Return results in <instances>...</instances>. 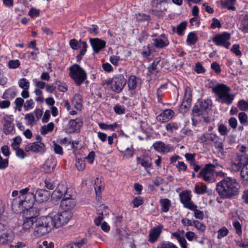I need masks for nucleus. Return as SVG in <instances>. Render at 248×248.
<instances>
[{
	"mask_svg": "<svg viewBox=\"0 0 248 248\" xmlns=\"http://www.w3.org/2000/svg\"><path fill=\"white\" fill-rule=\"evenodd\" d=\"M67 187L63 184H59L52 194V198L56 200L60 199L63 196L67 195Z\"/></svg>",
	"mask_w": 248,
	"mask_h": 248,
	"instance_id": "nucleus-17",
	"label": "nucleus"
},
{
	"mask_svg": "<svg viewBox=\"0 0 248 248\" xmlns=\"http://www.w3.org/2000/svg\"><path fill=\"white\" fill-rule=\"evenodd\" d=\"M76 166L78 170H83L85 168V163L84 160L80 159H77L76 161Z\"/></svg>",
	"mask_w": 248,
	"mask_h": 248,
	"instance_id": "nucleus-48",
	"label": "nucleus"
},
{
	"mask_svg": "<svg viewBox=\"0 0 248 248\" xmlns=\"http://www.w3.org/2000/svg\"><path fill=\"white\" fill-rule=\"evenodd\" d=\"M15 103L16 106V108L20 111L24 103V99L21 97L17 98L15 101Z\"/></svg>",
	"mask_w": 248,
	"mask_h": 248,
	"instance_id": "nucleus-60",
	"label": "nucleus"
},
{
	"mask_svg": "<svg viewBox=\"0 0 248 248\" xmlns=\"http://www.w3.org/2000/svg\"><path fill=\"white\" fill-rule=\"evenodd\" d=\"M198 177H202L203 179L207 183H213L215 182V178L214 174L208 173L207 172L200 173L198 175Z\"/></svg>",
	"mask_w": 248,
	"mask_h": 248,
	"instance_id": "nucleus-30",
	"label": "nucleus"
},
{
	"mask_svg": "<svg viewBox=\"0 0 248 248\" xmlns=\"http://www.w3.org/2000/svg\"><path fill=\"white\" fill-rule=\"evenodd\" d=\"M160 61V58L157 57L155 58L153 62L148 66V72L150 74H152L153 71L155 70L157 68V65Z\"/></svg>",
	"mask_w": 248,
	"mask_h": 248,
	"instance_id": "nucleus-40",
	"label": "nucleus"
},
{
	"mask_svg": "<svg viewBox=\"0 0 248 248\" xmlns=\"http://www.w3.org/2000/svg\"><path fill=\"white\" fill-rule=\"evenodd\" d=\"M25 119L27 122V124L32 125L34 121V117L32 113H29L25 115Z\"/></svg>",
	"mask_w": 248,
	"mask_h": 248,
	"instance_id": "nucleus-61",
	"label": "nucleus"
},
{
	"mask_svg": "<svg viewBox=\"0 0 248 248\" xmlns=\"http://www.w3.org/2000/svg\"><path fill=\"white\" fill-rule=\"evenodd\" d=\"M218 167L221 168L222 166L217 163L216 160H214L213 163L206 164L204 168L200 172H202V173L207 172L208 173L214 174L215 169Z\"/></svg>",
	"mask_w": 248,
	"mask_h": 248,
	"instance_id": "nucleus-27",
	"label": "nucleus"
},
{
	"mask_svg": "<svg viewBox=\"0 0 248 248\" xmlns=\"http://www.w3.org/2000/svg\"><path fill=\"white\" fill-rule=\"evenodd\" d=\"M144 50L141 52V54L143 58H148L151 55L152 50L150 48L149 45H148L145 48V46L143 47Z\"/></svg>",
	"mask_w": 248,
	"mask_h": 248,
	"instance_id": "nucleus-50",
	"label": "nucleus"
},
{
	"mask_svg": "<svg viewBox=\"0 0 248 248\" xmlns=\"http://www.w3.org/2000/svg\"><path fill=\"white\" fill-rule=\"evenodd\" d=\"M162 229V226H158L150 231L149 239L150 242L154 243L156 241L161 232Z\"/></svg>",
	"mask_w": 248,
	"mask_h": 248,
	"instance_id": "nucleus-22",
	"label": "nucleus"
},
{
	"mask_svg": "<svg viewBox=\"0 0 248 248\" xmlns=\"http://www.w3.org/2000/svg\"><path fill=\"white\" fill-rule=\"evenodd\" d=\"M99 127L103 130L109 129L114 130L117 126V123H114L111 124H108L105 123H99Z\"/></svg>",
	"mask_w": 248,
	"mask_h": 248,
	"instance_id": "nucleus-42",
	"label": "nucleus"
},
{
	"mask_svg": "<svg viewBox=\"0 0 248 248\" xmlns=\"http://www.w3.org/2000/svg\"><path fill=\"white\" fill-rule=\"evenodd\" d=\"M40 15V10L34 8H31L29 11V15L31 17H37Z\"/></svg>",
	"mask_w": 248,
	"mask_h": 248,
	"instance_id": "nucleus-58",
	"label": "nucleus"
},
{
	"mask_svg": "<svg viewBox=\"0 0 248 248\" xmlns=\"http://www.w3.org/2000/svg\"><path fill=\"white\" fill-rule=\"evenodd\" d=\"M153 45L156 48H163L169 45V41L167 36L161 34L158 38L153 39Z\"/></svg>",
	"mask_w": 248,
	"mask_h": 248,
	"instance_id": "nucleus-15",
	"label": "nucleus"
},
{
	"mask_svg": "<svg viewBox=\"0 0 248 248\" xmlns=\"http://www.w3.org/2000/svg\"><path fill=\"white\" fill-rule=\"evenodd\" d=\"M212 91L217 95V100L221 103L231 105L234 95L230 94V89L223 84H218L212 88Z\"/></svg>",
	"mask_w": 248,
	"mask_h": 248,
	"instance_id": "nucleus-3",
	"label": "nucleus"
},
{
	"mask_svg": "<svg viewBox=\"0 0 248 248\" xmlns=\"http://www.w3.org/2000/svg\"><path fill=\"white\" fill-rule=\"evenodd\" d=\"M181 202L184 204V206L187 209L192 208L194 206V203L191 202V195L189 191H182L179 194Z\"/></svg>",
	"mask_w": 248,
	"mask_h": 248,
	"instance_id": "nucleus-13",
	"label": "nucleus"
},
{
	"mask_svg": "<svg viewBox=\"0 0 248 248\" xmlns=\"http://www.w3.org/2000/svg\"><path fill=\"white\" fill-rule=\"evenodd\" d=\"M221 27V24L220 21L217 18H213L212 19V22L211 24V28L213 29L216 28H220Z\"/></svg>",
	"mask_w": 248,
	"mask_h": 248,
	"instance_id": "nucleus-55",
	"label": "nucleus"
},
{
	"mask_svg": "<svg viewBox=\"0 0 248 248\" xmlns=\"http://www.w3.org/2000/svg\"><path fill=\"white\" fill-rule=\"evenodd\" d=\"M240 174L244 181L248 182V167L243 166Z\"/></svg>",
	"mask_w": 248,
	"mask_h": 248,
	"instance_id": "nucleus-45",
	"label": "nucleus"
},
{
	"mask_svg": "<svg viewBox=\"0 0 248 248\" xmlns=\"http://www.w3.org/2000/svg\"><path fill=\"white\" fill-rule=\"evenodd\" d=\"M240 46L239 44H235L232 45L231 51L235 54L236 56H239L242 55L241 51L239 50Z\"/></svg>",
	"mask_w": 248,
	"mask_h": 248,
	"instance_id": "nucleus-52",
	"label": "nucleus"
},
{
	"mask_svg": "<svg viewBox=\"0 0 248 248\" xmlns=\"http://www.w3.org/2000/svg\"><path fill=\"white\" fill-rule=\"evenodd\" d=\"M54 127V124L51 122L46 125H43L41 127V133L42 135H45L48 132L52 131Z\"/></svg>",
	"mask_w": 248,
	"mask_h": 248,
	"instance_id": "nucleus-37",
	"label": "nucleus"
},
{
	"mask_svg": "<svg viewBox=\"0 0 248 248\" xmlns=\"http://www.w3.org/2000/svg\"><path fill=\"white\" fill-rule=\"evenodd\" d=\"M166 2V0H152L151 4L153 7L157 9L159 11H162V6Z\"/></svg>",
	"mask_w": 248,
	"mask_h": 248,
	"instance_id": "nucleus-34",
	"label": "nucleus"
},
{
	"mask_svg": "<svg viewBox=\"0 0 248 248\" xmlns=\"http://www.w3.org/2000/svg\"><path fill=\"white\" fill-rule=\"evenodd\" d=\"M187 26V22L183 21L181 22L176 27H172V31L173 33H177L179 36H183L184 34V31L186 29Z\"/></svg>",
	"mask_w": 248,
	"mask_h": 248,
	"instance_id": "nucleus-28",
	"label": "nucleus"
},
{
	"mask_svg": "<svg viewBox=\"0 0 248 248\" xmlns=\"http://www.w3.org/2000/svg\"><path fill=\"white\" fill-rule=\"evenodd\" d=\"M13 148L16 151V155L17 156L21 158H24L25 157L26 155L23 149L18 147H15V146L13 145Z\"/></svg>",
	"mask_w": 248,
	"mask_h": 248,
	"instance_id": "nucleus-53",
	"label": "nucleus"
},
{
	"mask_svg": "<svg viewBox=\"0 0 248 248\" xmlns=\"http://www.w3.org/2000/svg\"><path fill=\"white\" fill-rule=\"evenodd\" d=\"M217 139H218V137L216 134L205 133L202 135L199 139L201 143H205L208 144H210L211 142H213Z\"/></svg>",
	"mask_w": 248,
	"mask_h": 248,
	"instance_id": "nucleus-20",
	"label": "nucleus"
},
{
	"mask_svg": "<svg viewBox=\"0 0 248 248\" xmlns=\"http://www.w3.org/2000/svg\"><path fill=\"white\" fill-rule=\"evenodd\" d=\"M52 217L42 216L36 219L34 234L37 237L42 236L50 232L53 229L54 222Z\"/></svg>",
	"mask_w": 248,
	"mask_h": 248,
	"instance_id": "nucleus-2",
	"label": "nucleus"
},
{
	"mask_svg": "<svg viewBox=\"0 0 248 248\" xmlns=\"http://www.w3.org/2000/svg\"><path fill=\"white\" fill-rule=\"evenodd\" d=\"M137 160L138 163L140 164L145 169L149 168L152 166V162L150 159L138 157Z\"/></svg>",
	"mask_w": 248,
	"mask_h": 248,
	"instance_id": "nucleus-38",
	"label": "nucleus"
},
{
	"mask_svg": "<svg viewBox=\"0 0 248 248\" xmlns=\"http://www.w3.org/2000/svg\"><path fill=\"white\" fill-rule=\"evenodd\" d=\"M15 237L13 231L8 226L0 223V244L5 245L11 243Z\"/></svg>",
	"mask_w": 248,
	"mask_h": 248,
	"instance_id": "nucleus-5",
	"label": "nucleus"
},
{
	"mask_svg": "<svg viewBox=\"0 0 248 248\" xmlns=\"http://www.w3.org/2000/svg\"><path fill=\"white\" fill-rule=\"evenodd\" d=\"M211 104V101L207 99L201 101L199 106L195 105L192 110L194 115L196 116L204 114L205 111L209 109Z\"/></svg>",
	"mask_w": 248,
	"mask_h": 248,
	"instance_id": "nucleus-9",
	"label": "nucleus"
},
{
	"mask_svg": "<svg viewBox=\"0 0 248 248\" xmlns=\"http://www.w3.org/2000/svg\"><path fill=\"white\" fill-rule=\"evenodd\" d=\"M102 186L103 185L101 180H100L98 178H96L95 179L94 187L97 196H99L101 193Z\"/></svg>",
	"mask_w": 248,
	"mask_h": 248,
	"instance_id": "nucleus-39",
	"label": "nucleus"
},
{
	"mask_svg": "<svg viewBox=\"0 0 248 248\" xmlns=\"http://www.w3.org/2000/svg\"><path fill=\"white\" fill-rule=\"evenodd\" d=\"M236 0H219L217 1L220 4L221 8H227L229 10L235 11L236 8L234 6Z\"/></svg>",
	"mask_w": 248,
	"mask_h": 248,
	"instance_id": "nucleus-24",
	"label": "nucleus"
},
{
	"mask_svg": "<svg viewBox=\"0 0 248 248\" xmlns=\"http://www.w3.org/2000/svg\"><path fill=\"white\" fill-rule=\"evenodd\" d=\"M134 154V151L132 149L127 148L124 153L123 157L124 158H128L133 156Z\"/></svg>",
	"mask_w": 248,
	"mask_h": 248,
	"instance_id": "nucleus-64",
	"label": "nucleus"
},
{
	"mask_svg": "<svg viewBox=\"0 0 248 248\" xmlns=\"http://www.w3.org/2000/svg\"><path fill=\"white\" fill-rule=\"evenodd\" d=\"M20 62L18 60H10L8 62V67L10 68L16 69L19 67Z\"/></svg>",
	"mask_w": 248,
	"mask_h": 248,
	"instance_id": "nucleus-51",
	"label": "nucleus"
},
{
	"mask_svg": "<svg viewBox=\"0 0 248 248\" xmlns=\"http://www.w3.org/2000/svg\"><path fill=\"white\" fill-rule=\"evenodd\" d=\"M81 42H86L84 41H81L80 39L79 41L77 40L76 39H71L69 41V46H70L74 50H77L78 48L80 49H82V45Z\"/></svg>",
	"mask_w": 248,
	"mask_h": 248,
	"instance_id": "nucleus-31",
	"label": "nucleus"
},
{
	"mask_svg": "<svg viewBox=\"0 0 248 248\" xmlns=\"http://www.w3.org/2000/svg\"><path fill=\"white\" fill-rule=\"evenodd\" d=\"M192 224L196 228L202 232H204L205 230V226L198 220L193 221Z\"/></svg>",
	"mask_w": 248,
	"mask_h": 248,
	"instance_id": "nucleus-49",
	"label": "nucleus"
},
{
	"mask_svg": "<svg viewBox=\"0 0 248 248\" xmlns=\"http://www.w3.org/2000/svg\"><path fill=\"white\" fill-rule=\"evenodd\" d=\"M19 86L23 89H28L29 82L25 78H21L18 82Z\"/></svg>",
	"mask_w": 248,
	"mask_h": 248,
	"instance_id": "nucleus-54",
	"label": "nucleus"
},
{
	"mask_svg": "<svg viewBox=\"0 0 248 248\" xmlns=\"http://www.w3.org/2000/svg\"><path fill=\"white\" fill-rule=\"evenodd\" d=\"M198 40V37L194 32H190L188 33L186 42L188 45H194Z\"/></svg>",
	"mask_w": 248,
	"mask_h": 248,
	"instance_id": "nucleus-35",
	"label": "nucleus"
},
{
	"mask_svg": "<svg viewBox=\"0 0 248 248\" xmlns=\"http://www.w3.org/2000/svg\"><path fill=\"white\" fill-rule=\"evenodd\" d=\"M87 30L89 33L93 35H96L99 33V27L95 24H93L91 27H88Z\"/></svg>",
	"mask_w": 248,
	"mask_h": 248,
	"instance_id": "nucleus-43",
	"label": "nucleus"
},
{
	"mask_svg": "<svg viewBox=\"0 0 248 248\" xmlns=\"http://www.w3.org/2000/svg\"><path fill=\"white\" fill-rule=\"evenodd\" d=\"M76 203V201L75 199L71 197H67L66 195H64L61 202V205L65 211H68L73 208Z\"/></svg>",
	"mask_w": 248,
	"mask_h": 248,
	"instance_id": "nucleus-18",
	"label": "nucleus"
},
{
	"mask_svg": "<svg viewBox=\"0 0 248 248\" xmlns=\"http://www.w3.org/2000/svg\"><path fill=\"white\" fill-rule=\"evenodd\" d=\"M90 43L95 54H98L106 46L105 41L98 38H90Z\"/></svg>",
	"mask_w": 248,
	"mask_h": 248,
	"instance_id": "nucleus-11",
	"label": "nucleus"
},
{
	"mask_svg": "<svg viewBox=\"0 0 248 248\" xmlns=\"http://www.w3.org/2000/svg\"><path fill=\"white\" fill-rule=\"evenodd\" d=\"M72 217V213L69 211H65L55 215L53 217L54 227L58 228L66 224Z\"/></svg>",
	"mask_w": 248,
	"mask_h": 248,
	"instance_id": "nucleus-6",
	"label": "nucleus"
},
{
	"mask_svg": "<svg viewBox=\"0 0 248 248\" xmlns=\"http://www.w3.org/2000/svg\"><path fill=\"white\" fill-rule=\"evenodd\" d=\"M83 122L80 119L70 120L67 124L65 130L67 133H79Z\"/></svg>",
	"mask_w": 248,
	"mask_h": 248,
	"instance_id": "nucleus-8",
	"label": "nucleus"
},
{
	"mask_svg": "<svg viewBox=\"0 0 248 248\" xmlns=\"http://www.w3.org/2000/svg\"><path fill=\"white\" fill-rule=\"evenodd\" d=\"M240 185L230 177L224 178L216 184V189L222 199H231L239 193Z\"/></svg>",
	"mask_w": 248,
	"mask_h": 248,
	"instance_id": "nucleus-1",
	"label": "nucleus"
},
{
	"mask_svg": "<svg viewBox=\"0 0 248 248\" xmlns=\"http://www.w3.org/2000/svg\"><path fill=\"white\" fill-rule=\"evenodd\" d=\"M213 142H214V146L215 148L218 149V151L223 154L224 152L223 143L221 141H218L217 139Z\"/></svg>",
	"mask_w": 248,
	"mask_h": 248,
	"instance_id": "nucleus-56",
	"label": "nucleus"
},
{
	"mask_svg": "<svg viewBox=\"0 0 248 248\" xmlns=\"http://www.w3.org/2000/svg\"><path fill=\"white\" fill-rule=\"evenodd\" d=\"M238 105L242 110H246L248 109V102L243 100L239 101Z\"/></svg>",
	"mask_w": 248,
	"mask_h": 248,
	"instance_id": "nucleus-63",
	"label": "nucleus"
},
{
	"mask_svg": "<svg viewBox=\"0 0 248 248\" xmlns=\"http://www.w3.org/2000/svg\"><path fill=\"white\" fill-rule=\"evenodd\" d=\"M33 194L29 193L28 194L24 200H20L18 201L19 207L23 208V210H26L27 211L26 215H30L31 214L35 213V211H37L34 208L32 207L34 203Z\"/></svg>",
	"mask_w": 248,
	"mask_h": 248,
	"instance_id": "nucleus-7",
	"label": "nucleus"
},
{
	"mask_svg": "<svg viewBox=\"0 0 248 248\" xmlns=\"http://www.w3.org/2000/svg\"><path fill=\"white\" fill-rule=\"evenodd\" d=\"M174 113L172 110L167 109L157 117V120L161 122H167L172 118Z\"/></svg>",
	"mask_w": 248,
	"mask_h": 248,
	"instance_id": "nucleus-23",
	"label": "nucleus"
},
{
	"mask_svg": "<svg viewBox=\"0 0 248 248\" xmlns=\"http://www.w3.org/2000/svg\"><path fill=\"white\" fill-rule=\"evenodd\" d=\"M153 146L155 150L163 153H168L171 150V148L169 145H166L162 141H157L154 143Z\"/></svg>",
	"mask_w": 248,
	"mask_h": 248,
	"instance_id": "nucleus-26",
	"label": "nucleus"
},
{
	"mask_svg": "<svg viewBox=\"0 0 248 248\" xmlns=\"http://www.w3.org/2000/svg\"><path fill=\"white\" fill-rule=\"evenodd\" d=\"M26 152L32 151L34 153H44L46 151V147L43 143L38 142L27 144L25 147Z\"/></svg>",
	"mask_w": 248,
	"mask_h": 248,
	"instance_id": "nucleus-12",
	"label": "nucleus"
},
{
	"mask_svg": "<svg viewBox=\"0 0 248 248\" xmlns=\"http://www.w3.org/2000/svg\"><path fill=\"white\" fill-rule=\"evenodd\" d=\"M56 159L52 157L48 158L43 166L45 172L50 173L53 172L56 166Z\"/></svg>",
	"mask_w": 248,
	"mask_h": 248,
	"instance_id": "nucleus-19",
	"label": "nucleus"
},
{
	"mask_svg": "<svg viewBox=\"0 0 248 248\" xmlns=\"http://www.w3.org/2000/svg\"><path fill=\"white\" fill-rule=\"evenodd\" d=\"M194 70L198 74L203 73L205 72V69L199 62L196 63Z\"/></svg>",
	"mask_w": 248,
	"mask_h": 248,
	"instance_id": "nucleus-59",
	"label": "nucleus"
},
{
	"mask_svg": "<svg viewBox=\"0 0 248 248\" xmlns=\"http://www.w3.org/2000/svg\"><path fill=\"white\" fill-rule=\"evenodd\" d=\"M239 29L244 33H248V14H245L242 17Z\"/></svg>",
	"mask_w": 248,
	"mask_h": 248,
	"instance_id": "nucleus-29",
	"label": "nucleus"
},
{
	"mask_svg": "<svg viewBox=\"0 0 248 248\" xmlns=\"http://www.w3.org/2000/svg\"><path fill=\"white\" fill-rule=\"evenodd\" d=\"M207 187L205 185H202L201 186L196 185L195 186L196 192L198 194H202L206 192Z\"/></svg>",
	"mask_w": 248,
	"mask_h": 248,
	"instance_id": "nucleus-47",
	"label": "nucleus"
},
{
	"mask_svg": "<svg viewBox=\"0 0 248 248\" xmlns=\"http://www.w3.org/2000/svg\"><path fill=\"white\" fill-rule=\"evenodd\" d=\"M70 78H87L85 70L78 64H74L69 67Z\"/></svg>",
	"mask_w": 248,
	"mask_h": 248,
	"instance_id": "nucleus-10",
	"label": "nucleus"
},
{
	"mask_svg": "<svg viewBox=\"0 0 248 248\" xmlns=\"http://www.w3.org/2000/svg\"><path fill=\"white\" fill-rule=\"evenodd\" d=\"M194 207H192V208H189V209L192 210L194 212V216L196 218H198L200 219H202L204 217V215L203 212L198 210L197 209V205L194 204Z\"/></svg>",
	"mask_w": 248,
	"mask_h": 248,
	"instance_id": "nucleus-41",
	"label": "nucleus"
},
{
	"mask_svg": "<svg viewBox=\"0 0 248 248\" xmlns=\"http://www.w3.org/2000/svg\"><path fill=\"white\" fill-rule=\"evenodd\" d=\"M231 37V33L227 31H223L216 34L211 38V40L216 46L229 49L231 45L230 42Z\"/></svg>",
	"mask_w": 248,
	"mask_h": 248,
	"instance_id": "nucleus-4",
	"label": "nucleus"
},
{
	"mask_svg": "<svg viewBox=\"0 0 248 248\" xmlns=\"http://www.w3.org/2000/svg\"><path fill=\"white\" fill-rule=\"evenodd\" d=\"M14 128V124L13 121L9 119H6L5 118L3 119V132L6 135L11 134Z\"/></svg>",
	"mask_w": 248,
	"mask_h": 248,
	"instance_id": "nucleus-25",
	"label": "nucleus"
},
{
	"mask_svg": "<svg viewBox=\"0 0 248 248\" xmlns=\"http://www.w3.org/2000/svg\"><path fill=\"white\" fill-rule=\"evenodd\" d=\"M82 102L81 96L80 94H77L74 95L73 98L72 103L77 109H80L82 106Z\"/></svg>",
	"mask_w": 248,
	"mask_h": 248,
	"instance_id": "nucleus-32",
	"label": "nucleus"
},
{
	"mask_svg": "<svg viewBox=\"0 0 248 248\" xmlns=\"http://www.w3.org/2000/svg\"><path fill=\"white\" fill-rule=\"evenodd\" d=\"M217 238L220 239L228 235L229 231L225 227H223L217 231Z\"/></svg>",
	"mask_w": 248,
	"mask_h": 248,
	"instance_id": "nucleus-44",
	"label": "nucleus"
},
{
	"mask_svg": "<svg viewBox=\"0 0 248 248\" xmlns=\"http://www.w3.org/2000/svg\"><path fill=\"white\" fill-rule=\"evenodd\" d=\"M82 49L79 51V54L76 56L78 62L80 61L83 56H84L87 52L88 45L86 42H81Z\"/></svg>",
	"mask_w": 248,
	"mask_h": 248,
	"instance_id": "nucleus-36",
	"label": "nucleus"
},
{
	"mask_svg": "<svg viewBox=\"0 0 248 248\" xmlns=\"http://www.w3.org/2000/svg\"><path fill=\"white\" fill-rule=\"evenodd\" d=\"M156 248H178L171 243H161Z\"/></svg>",
	"mask_w": 248,
	"mask_h": 248,
	"instance_id": "nucleus-57",
	"label": "nucleus"
},
{
	"mask_svg": "<svg viewBox=\"0 0 248 248\" xmlns=\"http://www.w3.org/2000/svg\"><path fill=\"white\" fill-rule=\"evenodd\" d=\"M114 81H111V89L114 92L119 93L123 89L125 81H124L122 78H114Z\"/></svg>",
	"mask_w": 248,
	"mask_h": 248,
	"instance_id": "nucleus-21",
	"label": "nucleus"
},
{
	"mask_svg": "<svg viewBox=\"0 0 248 248\" xmlns=\"http://www.w3.org/2000/svg\"><path fill=\"white\" fill-rule=\"evenodd\" d=\"M179 128V124L177 123H169L166 125V128L168 131L172 133L174 130H176Z\"/></svg>",
	"mask_w": 248,
	"mask_h": 248,
	"instance_id": "nucleus-46",
	"label": "nucleus"
},
{
	"mask_svg": "<svg viewBox=\"0 0 248 248\" xmlns=\"http://www.w3.org/2000/svg\"><path fill=\"white\" fill-rule=\"evenodd\" d=\"M39 215V212L35 211V213L31 214L30 215L28 214L27 217L25 218L22 224V228L24 230H28L30 229L34 223L35 224V220H36V217Z\"/></svg>",
	"mask_w": 248,
	"mask_h": 248,
	"instance_id": "nucleus-14",
	"label": "nucleus"
},
{
	"mask_svg": "<svg viewBox=\"0 0 248 248\" xmlns=\"http://www.w3.org/2000/svg\"><path fill=\"white\" fill-rule=\"evenodd\" d=\"M239 163L242 166L248 167V155H242L239 160Z\"/></svg>",
	"mask_w": 248,
	"mask_h": 248,
	"instance_id": "nucleus-62",
	"label": "nucleus"
},
{
	"mask_svg": "<svg viewBox=\"0 0 248 248\" xmlns=\"http://www.w3.org/2000/svg\"><path fill=\"white\" fill-rule=\"evenodd\" d=\"M50 196L49 192L45 189H38L36 190L35 194H33L34 201L42 202L48 200Z\"/></svg>",
	"mask_w": 248,
	"mask_h": 248,
	"instance_id": "nucleus-16",
	"label": "nucleus"
},
{
	"mask_svg": "<svg viewBox=\"0 0 248 248\" xmlns=\"http://www.w3.org/2000/svg\"><path fill=\"white\" fill-rule=\"evenodd\" d=\"M160 202L162 212H167L171 206L170 201L168 199H162Z\"/></svg>",
	"mask_w": 248,
	"mask_h": 248,
	"instance_id": "nucleus-33",
	"label": "nucleus"
}]
</instances>
